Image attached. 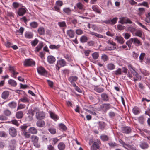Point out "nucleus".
I'll return each instance as SVG.
<instances>
[{
    "label": "nucleus",
    "instance_id": "38",
    "mask_svg": "<svg viewBox=\"0 0 150 150\" xmlns=\"http://www.w3.org/2000/svg\"><path fill=\"white\" fill-rule=\"evenodd\" d=\"M100 138L103 141H107L109 139L107 135L104 134L100 136Z\"/></svg>",
    "mask_w": 150,
    "mask_h": 150
},
{
    "label": "nucleus",
    "instance_id": "23",
    "mask_svg": "<svg viewBox=\"0 0 150 150\" xmlns=\"http://www.w3.org/2000/svg\"><path fill=\"white\" fill-rule=\"evenodd\" d=\"M16 117L17 118L19 119H21L23 117V112L21 111L17 112L16 113Z\"/></svg>",
    "mask_w": 150,
    "mask_h": 150
},
{
    "label": "nucleus",
    "instance_id": "10",
    "mask_svg": "<svg viewBox=\"0 0 150 150\" xmlns=\"http://www.w3.org/2000/svg\"><path fill=\"white\" fill-rule=\"evenodd\" d=\"M78 79L77 76H70L68 78L69 81L71 83L72 86H75V82Z\"/></svg>",
    "mask_w": 150,
    "mask_h": 150
},
{
    "label": "nucleus",
    "instance_id": "52",
    "mask_svg": "<svg viewBox=\"0 0 150 150\" xmlns=\"http://www.w3.org/2000/svg\"><path fill=\"white\" fill-rule=\"evenodd\" d=\"M38 40L37 39H35L33 41L31 42V45L32 46H35L38 43Z\"/></svg>",
    "mask_w": 150,
    "mask_h": 150
},
{
    "label": "nucleus",
    "instance_id": "16",
    "mask_svg": "<svg viewBox=\"0 0 150 150\" xmlns=\"http://www.w3.org/2000/svg\"><path fill=\"white\" fill-rule=\"evenodd\" d=\"M65 147V144L63 142H60L57 145V147L59 150H64Z\"/></svg>",
    "mask_w": 150,
    "mask_h": 150
},
{
    "label": "nucleus",
    "instance_id": "45",
    "mask_svg": "<svg viewBox=\"0 0 150 150\" xmlns=\"http://www.w3.org/2000/svg\"><path fill=\"white\" fill-rule=\"evenodd\" d=\"M4 114L6 116H9L11 114V112L9 110L6 109L4 111Z\"/></svg>",
    "mask_w": 150,
    "mask_h": 150
},
{
    "label": "nucleus",
    "instance_id": "22",
    "mask_svg": "<svg viewBox=\"0 0 150 150\" xmlns=\"http://www.w3.org/2000/svg\"><path fill=\"white\" fill-rule=\"evenodd\" d=\"M25 37L27 38L31 39L32 38L33 36V33L27 31L25 33Z\"/></svg>",
    "mask_w": 150,
    "mask_h": 150
},
{
    "label": "nucleus",
    "instance_id": "61",
    "mask_svg": "<svg viewBox=\"0 0 150 150\" xmlns=\"http://www.w3.org/2000/svg\"><path fill=\"white\" fill-rule=\"evenodd\" d=\"M0 120L2 121H5L7 120V117L3 115H0Z\"/></svg>",
    "mask_w": 150,
    "mask_h": 150
},
{
    "label": "nucleus",
    "instance_id": "2",
    "mask_svg": "<svg viewBox=\"0 0 150 150\" xmlns=\"http://www.w3.org/2000/svg\"><path fill=\"white\" fill-rule=\"evenodd\" d=\"M119 22L124 24H131L132 22L130 19L127 17H122L119 18Z\"/></svg>",
    "mask_w": 150,
    "mask_h": 150
},
{
    "label": "nucleus",
    "instance_id": "7",
    "mask_svg": "<svg viewBox=\"0 0 150 150\" xmlns=\"http://www.w3.org/2000/svg\"><path fill=\"white\" fill-rule=\"evenodd\" d=\"M130 41L133 43L136 46H138L142 45L141 41L136 38H131L130 39Z\"/></svg>",
    "mask_w": 150,
    "mask_h": 150
},
{
    "label": "nucleus",
    "instance_id": "5",
    "mask_svg": "<svg viewBox=\"0 0 150 150\" xmlns=\"http://www.w3.org/2000/svg\"><path fill=\"white\" fill-rule=\"evenodd\" d=\"M32 142L34 146L37 148H39L40 146V144L38 143L39 138L36 136L33 135L31 137Z\"/></svg>",
    "mask_w": 150,
    "mask_h": 150
},
{
    "label": "nucleus",
    "instance_id": "11",
    "mask_svg": "<svg viewBox=\"0 0 150 150\" xmlns=\"http://www.w3.org/2000/svg\"><path fill=\"white\" fill-rule=\"evenodd\" d=\"M27 9L25 7L20 8L18 11L17 13L19 16H23L26 12Z\"/></svg>",
    "mask_w": 150,
    "mask_h": 150
},
{
    "label": "nucleus",
    "instance_id": "19",
    "mask_svg": "<svg viewBox=\"0 0 150 150\" xmlns=\"http://www.w3.org/2000/svg\"><path fill=\"white\" fill-rule=\"evenodd\" d=\"M67 35L71 38H72L74 37L75 33L74 31L71 29L67 30Z\"/></svg>",
    "mask_w": 150,
    "mask_h": 150
},
{
    "label": "nucleus",
    "instance_id": "44",
    "mask_svg": "<svg viewBox=\"0 0 150 150\" xmlns=\"http://www.w3.org/2000/svg\"><path fill=\"white\" fill-rule=\"evenodd\" d=\"M94 90L97 92L99 93H101L104 91L103 88H101L96 87L94 88Z\"/></svg>",
    "mask_w": 150,
    "mask_h": 150
},
{
    "label": "nucleus",
    "instance_id": "29",
    "mask_svg": "<svg viewBox=\"0 0 150 150\" xmlns=\"http://www.w3.org/2000/svg\"><path fill=\"white\" fill-rule=\"evenodd\" d=\"M132 112L135 115H137L140 112L139 108L137 107H135L132 109Z\"/></svg>",
    "mask_w": 150,
    "mask_h": 150
},
{
    "label": "nucleus",
    "instance_id": "51",
    "mask_svg": "<svg viewBox=\"0 0 150 150\" xmlns=\"http://www.w3.org/2000/svg\"><path fill=\"white\" fill-rule=\"evenodd\" d=\"M139 122L141 124H143L144 122V117L142 116L139 117L138 118Z\"/></svg>",
    "mask_w": 150,
    "mask_h": 150
},
{
    "label": "nucleus",
    "instance_id": "33",
    "mask_svg": "<svg viewBox=\"0 0 150 150\" xmlns=\"http://www.w3.org/2000/svg\"><path fill=\"white\" fill-rule=\"evenodd\" d=\"M38 31L40 35H43L45 34V30L43 27H39L38 29Z\"/></svg>",
    "mask_w": 150,
    "mask_h": 150
},
{
    "label": "nucleus",
    "instance_id": "1",
    "mask_svg": "<svg viewBox=\"0 0 150 150\" xmlns=\"http://www.w3.org/2000/svg\"><path fill=\"white\" fill-rule=\"evenodd\" d=\"M106 43L108 45H112V47L108 46L106 47V49L107 50L111 51L115 50L116 48V43L112 40H109L106 41Z\"/></svg>",
    "mask_w": 150,
    "mask_h": 150
},
{
    "label": "nucleus",
    "instance_id": "8",
    "mask_svg": "<svg viewBox=\"0 0 150 150\" xmlns=\"http://www.w3.org/2000/svg\"><path fill=\"white\" fill-rule=\"evenodd\" d=\"M38 73L41 75L47 76V73L45 69L43 67H40L37 68Z\"/></svg>",
    "mask_w": 150,
    "mask_h": 150
},
{
    "label": "nucleus",
    "instance_id": "53",
    "mask_svg": "<svg viewBox=\"0 0 150 150\" xmlns=\"http://www.w3.org/2000/svg\"><path fill=\"white\" fill-rule=\"evenodd\" d=\"M117 20L118 18L116 17L112 19H110V24H115L116 23Z\"/></svg>",
    "mask_w": 150,
    "mask_h": 150
},
{
    "label": "nucleus",
    "instance_id": "41",
    "mask_svg": "<svg viewBox=\"0 0 150 150\" xmlns=\"http://www.w3.org/2000/svg\"><path fill=\"white\" fill-rule=\"evenodd\" d=\"M59 127L61 130L65 131L67 129L66 127L62 123H61L59 125Z\"/></svg>",
    "mask_w": 150,
    "mask_h": 150
},
{
    "label": "nucleus",
    "instance_id": "12",
    "mask_svg": "<svg viewBox=\"0 0 150 150\" xmlns=\"http://www.w3.org/2000/svg\"><path fill=\"white\" fill-rule=\"evenodd\" d=\"M102 100L105 102H108L109 100L110 97L109 96L105 93H103L101 95Z\"/></svg>",
    "mask_w": 150,
    "mask_h": 150
},
{
    "label": "nucleus",
    "instance_id": "6",
    "mask_svg": "<svg viewBox=\"0 0 150 150\" xmlns=\"http://www.w3.org/2000/svg\"><path fill=\"white\" fill-rule=\"evenodd\" d=\"M45 116V113L43 111H38L36 113V117L37 119L39 120H40L44 119Z\"/></svg>",
    "mask_w": 150,
    "mask_h": 150
},
{
    "label": "nucleus",
    "instance_id": "14",
    "mask_svg": "<svg viewBox=\"0 0 150 150\" xmlns=\"http://www.w3.org/2000/svg\"><path fill=\"white\" fill-rule=\"evenodd\" d=\"M15 140H12L11 141L9 146L8 147L9 150H14V149H15Z\"/></svg>",
    "mask_w": 150,
    "mask_h": 150
},
{
    "label": "nucleus",
    "instance_id": "40",
    "mask_svg": "<svg viewBox=\"0 0 150 150\" xmlns=\"http://www.w3.org/2000/svg\"><path fill=\"white\" fill-rule=\"evenodd\" d=\"M92 8L95 12L99 14H100L101 13V11L96 6H93L92 7Z\"/></svg>",
    "mask_w": 150,
    "mask_h": 150
},
{
    "label": "nucleus",
    "instance_id": "42",
    "mask_svg": "<svg viewBox=\"0 0 150 150\" xmlns=\"http://www.w3.org/2000/svg\"><path fill=\"white\" fill-rule=\"evenodd\" d=\"M115 74L117 75H121L122 74V70L121 68H119L117 70L113 71Z\"/></svg>",
    "mask_w": 150,
    "mask_h": 150
},
{
    "label": "nucleus",
    "instance_id": "57",
    "mask_svg": "<svg viewBox=\"0 0 150 150\" xmlns=\"http://www.w3.org/2000/svg\"><path fill=\"white\" fill-rule=\"evenodd\" d=\"M145 54L144 53H142L140 54L139 57V59L141 62H142L145 56Z\"/></svg>",
    "mask_w": 150,
    "mask_h": 150
},
{
    "label": "nucleus",
    "instance_id": "49",
    "mask_svg": "<svg viewBox=\"0 0 150 150\" xmlns=\"http://www.w3.org/2000/svg\"><path fill=\"white\" fill-rule=\"evenodd\" d=\"M29 132H23V136L25 137L26 138H29L30 137V134L29 133Z\"/></svg>",
    "mask_w": 150,
    "mask_h": 150
},
{
    "label": "nucleus",
    "instance_id": "25",
    "mask_svg": "<svg viewBox=\"0 0 150 150\" xmlns=\"http://www.w3.org/2000/svg\"><path fill=\"white\" fill-rule=\"evenodd\" d=\"M139 146L141 148L144 149H146L149 147V145L146 142L142 143L140 144Z\"/></svg>",
    "mask_w": 150,
    "mask_h": 150
},
{
    "label": "nucleus",
    "instance_id": "32",
    "mask_svg": "<svg viewBox=\"0 0 150 150\" xmlns=\"http://www.w3.org/2000/svg\"><path fill=\"white\" fill-rule=\"evenodd\" d=\"M30 26L33 28H36L38 26V23L35 21H33L30 23Z\"/></svg>",
    "mask_w": 150,
    "mask_h": 150
},
{
    "label": "nucleus",
    "instance_id": "58",
    "mask_svg": "<svg viewBox=\"0 0 150 150\" xmlns=\"http://www.w3.org/2000/svg\"><path fill=\"white\" fill-rule=\"evenodd\" d=\"M101 59L104 61H107L108 60V56L105 54H103L101 56Z\"/></svg>",
    "mask_w": 150,
    "mask_h": 150
},
{
    "label": "nucleus",
    "instance_id": "27",
    "mask_svg": "<svg viewBox=\"0 0 150 150\" xmlns=\"http://www.w3.org/2000/svg\"><path fill=\"white\" fill-rule=\"evenodd\" d=\"M43 43L41 42L39 43L38 46L35 48V52H38L43 47Z\"/></svg>",
    "mask_w": 150,
    "mask_h": 150
},
{
    "label": "nucleus",
    "instance_id": "24",
    "mask_svg": "<svg viewBox=\"0 0 150 150\" xmlns=\"http://www.w3.org/2000/svg\"><path fill=\"white\" fill-rule=\"evenodd\" d=\"M37 125L40 127H44L45 125V123L43 121H38L36 123Z\"/></svg>",
    "mask_w": 150,
    "mask_h": 150
},
{
    "label": "nucleus",
    "instance_id": "36",
    "mask_svg": "<svg viewBox=\"0 0 150 150\" xmlns=\"http://www.w3.org/2000/svg\"><path fill=\"white\" fill-rule=\"evenodd\" d=\"M127 67L128 69H129L131 73L133 74V71L135 72V68L131 64H128L127 65Z\"/></svg>",
    "mask_w": 150,
    "mask_h": 150
},
{
    "label": "nucleus",
    "instance_id": "17",
    "mask_svg": "<svg viewBox=\"0 0 150 150\" xmlns=\"http://www.w3.org/2000/svg\"><path fill=\"white\" fill-rule=\"evenodd\" d=\"M122 131L123 133L128 134L131 132V130L129 127H126L122 128Z\"/></svg>",
    "mask_w": 150,
    "mask_h": 150
},
{
    "label": "nucleus",
    "instance_id": "43",
    "mask_svg": "<svg viewBox=\"0 0 150 150\" xmlns=\"http://www.w3.org/2000/svg\"><path fill=\"white\" fill-rule=\"evenodd\" d=\"M92 56L94 59H97L99 56V54L98 52H95L92 54Z\"/></svg>",
    "mask_w": 150,
    "mask_h": 150
},
{
    "label": "nucleus",
    "instance_id": "63",
    "mask_svg": "<svg viewBox=\"0 0 150 150\" xmlns=\"http://www.w3.org/2000/svg\"><path fill=\"white\" fill-rule=\"evenodd\" d=\"M7 135L6 132L3 131H1L0 132V137H6Z\"/></svg>",
    "mask_w": 150,
    "mask_h": 150
},
{
    "label": "nucleus",
    "instance_id": "3",
    "mask_svg": "<svg viewBox=\"0 0 150 150\" xmlns=\"http://www.w3.org/2000/svg\"><path fill=\"white\" fill-rule=\"evenodd\" d=\"M66 65V62L63 59H61L57 61L56 66V69L57 70L59 69L62 67H64Z\"/></svg>",
    "mask_w": 150,
    "mask_h": 150
},
{
    "label": "nucleus",
    "instance_id": "4",
    "mask_svg": "<svg viewBox=\"0 0 150 150\" xmlns=\"http://www.w3.org/2000/svg\"><path fill=\"white\" fill-rule=\"evenodd\" d=\"M23 64L25 66H34L35 65V62L30 59H25Z\"/></svg>",
    "mask_w": 150,
    "mask_h": 150
},
{
    "label": "nucleus",
    "instance_id": "34",
    "mask_svg": "<svg viewBox=\"0 0 150 150\" xmlns=\"http://www.w3.org/2000/svg\"><path fill=\"white\" fill-rule=\"evenodd\" d=\"M8 106L11 108H15L17 105L16 103L14 101L9 103L8 104Z\"/></svg>",
    "mask_w": 150,
    "mask_h": 150
},
{
    "label": "nucleus",
    "instance_id": "15",
    "mask_svg": "<svg viewBox=\"0 0 150 150\" xmlns=\"http://www.w3.org/2000/svg\"><path fill=\"white\" fill-rule=\"evenodd\" d=\"M9 95V92L7 91H5L2 93L1 97L4 99H6L8 97Z\"/></svg>",
    "mask_w": 150,
    "mask_h": 150
},
{
    "label": "nucleus",
    "instance_id": "54",
    "mask_svg": "<svg viewBox=\"0 0 150 150\" xmlns=\"http://www.w3.org/2000/svg\"><path fill=\"white\" fill-rule=\"evenodd\" d=\"M28 126L26 124H24L23 125L21 126L20 128L22 130L25 131L28 127Z\"/></svg>",
    "mask_w": 150,
    "mask_h": 150
},
{
    "label": "nucleus",
    "instance_id": "47",
    "mask_svg": "<svg viewBox=\"0 0 150 150\" xmlns=\"http://www.w3.org/2000/svg\"><path fill=\"white\" fill-rule=\"evenodd\" d=\"M58 24L61 27L66 26V25L65 22L64 21L59 22L58 23Z\"/></svg>",
    "mask_w": 150,
    "mask_h": 150
},
{
    "label": "nucleus",
    "instance_id": "37",
    "mask_svg": "<svg viewBox=\"0 0 150 150\" xmlns=\"http://www.w3.org/2000/svg\"><path fill=\"white\" fill-rule=\"evenodd\" d=\"M48 130L52 134H54L56 133V129L53 127L50 128Z\"/></svg>",
    "mask_w": 150,
    "mask_h": 150
},
{
    "label": "nucleus",
    "instance_id": "35",
    "mask_svg": "<svg viewBox=\"0 0 150 150\" xmlns=\"http://www.w3.org/2000/svg\"><path fill=\"white\" fill-rule=\"evenodd\" d=\"M99 128L101 130H103L106 125L105 123L102 122H99Z\"/></svg>",
    "mask_w": 150,
    "mask_h": 150
},
{
    "label": "nucleus",
    "instance_id": "26",
    "mask_svg": "<svg viewBox=\"0 0 150 150\" xmlns=\"http://www.w3.org/2000/svg\"><path fill=\"white\" fill-rule=\"evenodd\" d=\"M89 33L91 35H94V36H96V37L98 38H104L103 36L102 35L100 34H98L97 33H95L94 32L90 31V32Z\"/></svg>",
    "mask_w": 150,
    "mask_h": 150
},
{
    "label": "nucleus",
    "instance_id": "48",
    "mask_svg": "<svg viewBox=\"0 0 150 150\" xmlns=\"http://www.w3.org/2000/svg\"><path fill=\"white\" fill-rule=\"evenodd\" d=\"M77 7L79 9L82 10L83 8V5L81 2H78L76 4Z\"/></svg>",
    "mask_w": 150,
    "mask_h": 150
},
{
    "label": "nucleus",
    "instance_id": "18",
    "mask_svg": "<svg viewBox=\"0 0 150 150\" xmlns=\"http://www.w3.org/2000/svg\"><path fill=\"white\" fill-rule=\"evenodd\" d=\"M47 61L50 64H53L55 61V58L52 56H49L47 58Z\"/></svg>",
    "mask_w": 150,
    "mask_h": 150
},
{
    "label": "nucleus",
    "instance_id": "30",
    "mask_svg": "<svg viewBox=\"0 0 150 150\" xmlns=\"http://www.w3.org/2000/svg\"><path fill=\"white\" fill-rule=\"evenodd\" d=\"M80 40L82 43H85L87 41L88 39L86 36L83 35L80 38Z\"/></svg>",
    "mask_w": 150,
    "mask_h": 150
},
{
    "label": "nucleus",
    "instance_id": "28",
    "mask_svg": "<svg viewBox=\"0 0 150 150\" xmlns=\"http://www.w3.org/2000/svg\"><path fill=\"white\" fill-rule=\"evenodd\" d=\"M50 115L51 118L53 119L55 121H57L59 119V117L52 112H51L50 113Z\"/></svg>",
    "mask_w": 150,
    "mask_h": 150
},
{
    "label": "nucleus",
    "instance_id": "9",
    "mask_svg": "<svg viewBox=\"0 0 150 150\" xmlns=\"http://www.w3.org/2000/svg\"><path fill=\"white\" fill-rule=\"evenodd\" d=\"M9 133L10 136L12 137H16L17 135V130L13 127H11L8 129Z\"/></svg>",
    "mask_w": 150,
    "mask_h": 150
},
{
    "label": "nucleus",
    "instance_id": "13",
    "mask_svg": "<svg viewBox=\"0 0 150 150\" xmlns=\"http://www.w3.org/2000/svg\"><path fill=\"white\" fill-rule=\"evenodd\" d=\"M115 40L121 44H123L125 42V40L123 38L120 36H116L115 38Z\"/></svg>",
    "mask_w": 150,
    "mask_h": 150
},
{
    "label": "nucleus",
    "instance_id": "60",
    "mask_svg": "<svg viewBox=\"0 0 150 150\" xmlns=\"http://www.w3.org/2000/svg\"><path fill=\"white\" fill-rule=\"evenodd\" d=\"M76 33L77 35H80L82 34L83 32V31L81 29H77L76 30Z\"/></svg>",
    "mask_w": 150,
    "mask_h": 150
},
{
    "label": "nucleus",
    "instance_id": "59",
    "mask_svg": "<svg viewBox=\"0 0 150 150\" xmlns=\"http://www.w3.org/2000/svg\"><path fill=\"white\" fill-rule=\"evenodd\" d=\"M24 30V28L23 27H21L20 28L17 30V33H21V35H22Z\"/></svg>",
    "mask_w": 150,
    "mask_h": 150
},
{
    "label": "nucleus",
    "instance_id": "64",
    "mask_svg": "<svg viewBox=\"0 0 150 150\" xmlns=\"http://www.w3.org/2000/svg\"><path fill=\"white\" fill-rule=\"evenodd\" d=\"M85 56H89L90 52H91V50H83Z\"/></svg>",
    "mask_w": 150,
    "mask_h": 150
},
{
    "label": "nucleus",
    "instance_id": "31",
    "mask_svg": "<svg viewBox=\"0 0 150 150\" xmlns=\"http://www.w3.org/2000/svg\"><path fill=\"white\" fill-rule=\"evenodd\" d=\"M8 83L12 86L15 87L17 85L16 82L14 80L10 79L8 81Z\"/></svg>",
    "mask_w": 150,
    "mask_h": 150
},
{
    "label": "nucleus",
    "instance_id": "55",
    "mask_svg": "<svg viewBox=\"0 0 150 150\" xmlns=\"http://www.w3.org/2000/svg\"><path fill=\"white\" fill-rule=\"evenodd\" d=\"M120 143L122 145V146L125 148H126L127 147H129V145L127 144L124 142H123L122 140L120 139L119 141Z\"/></svg>",
    "mask_w": 150,
    "mask_h": 150
},
{
    "label": "nucleus",
    "instance_id": "20",
    "mask_svg": "<svg viewBox=\"0 0 150 150\" xmlns=\"http://www.w3.org/2000/svg\"><path fill=\"white\" fill-rule=\"evenodd\" d=\"M30 133L33 134H36L38 133L37 129L34 127H31L29 128L28 129Z\"/></svg>",
    "mask_w": 150,
    "mask_h": 150
},
{
    "label": "nucleus",
    "instance_id": "39",
    "mask_svg": "<svg viewBox=\"0 0 150 150\" xmlns=\"http://www.w3.org/2000/svg\"><path fill=\"white\" fill-rule=\"evenodd\" d=\"M107 67L108 69L112 70L115 69V66L113 64L110 63L107 65Z\"/></svg>",
    "mask_w": 150,
    "mask_h": 150
},
{
    "label": "nucleus",
    "instance_id": "21",
    "mask_svg": "<svg viewBox=\"0 0 150 150\" xmlns=\"http://www.w3.org/2000/svg\"><path fill=\"white\" fill-rule=\"evenodd\" d=\"M64 12L68 15L71 14L72 10L69 7H65L63 9Z\"/></svg>",
    "mask_w": 150,
    "mask_h": 150
},
{
    "label": "nucleus",
    "instance_id": "50",
    "mask_svg": "<svg viewBox=\"0 0 150 150\" xmlns=\"http://www.w3.org/2000/svg\"><path fill=\"white\" fill-rule=\"evenodd\" d=\"M60 46L59 45H51L49 46V48L51 49H58Z\"/></svg>",
    "mask_w": 150,
    "mask_h": 150
},
{
    "label": "nucleus",
    "instance_id": "46",
    "mask_svg": "<svg viewBox=\"0 0 150 150\" xmlns=\"http://www.w3.org/2000/svg\"><path fill=\"white\" fill-rule=\"evenodd\" d=\"M136 36L141 37L142 36V31L140 30H137L135 33Z\"/></svg>",
    "mask_w": 150,
    "mask_h": 150
},
{
    "label": "nucleus",
    "instance_id": "56",
    "mask_svg": "<svg viewBox=\"0 0 150 150\" xmlns=\"http://www.w3.org/2000/svg\"><path fill=\"white\" fill-rule=\"evenodd\" d=\"M59 139H58L57 137L53 138L52 139L53 142L52 144H53V145H56L57 142L59 141Z\"/></svg>",
    "mask_w": 150,
    "mask_h": 150
},
{
    "label": "nucleus",
    "instance_id": "62",
    "mask_svg": "<svg viewBox=\"0 0 150 150\" xmlns=\"http://www.w3.org/2000/svg\"><path fill=\"white\" fill-rule=\"evenodd\" d=\"M19 101L24 103L27 102L28 101V98L25 97H24L23 98H21L19 100Z\"/></svg>",
    "mask_w": 150,
    "mask_h": 150
}]
</instances>
